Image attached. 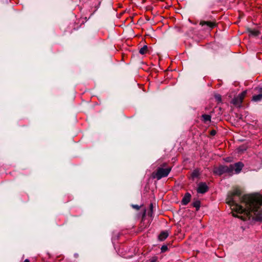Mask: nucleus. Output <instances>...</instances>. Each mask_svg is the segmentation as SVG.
<instances>
[{"instance_id": "11", "label": "nucleus", "mask_w": 262, "mask_h": 262, "mask_svg": "<svg viewBox=\"0 0 262 262\" xmlns=\"http://www.w3.org/2000/svg\"><path fill=\"white\" fill-rule=\"evenodd\" d=\"M168 235L169 234L167 231H162L158 236V239L160 241H163L168 236Z\"/></svg>"}, {"instance_id": "15", "label": "nucleus", "mask_w": 262, "mask_h": 262, "mask_svg": "<svg viewBox=\"0 0 262 262\" xmlns=\"http://www.w3.org/2000/svg\"><path fill=\"white\" fill-rule=\"evenodd\" d=\"M147 52H148V47L146 45L144 46L139 50V53L142 55L146 54L147 53Z\"/></svg>"}, {"instance_id": "13", "label": "nucleus", "mask_w": 262, "mask_h": 262, "mask_svg": "<svg viewBox=\"0 0 262 262\" xmlns=\"http://www.w3.org/2000/svg\"><path fill=\"white\" fill-rule=\"evenodd\" d=\"M202 121L205 123H206L207 122L211 121V117L209 115H207V114L202 115Z\"/></svg>"}, {"instance_id": "7", "label": "nucleus", "mask_w": 262, "mask_h": 262, "mask_svg": "<svg viewBox=\"0 0 262 262\" xmlns=\"http://www.w3.org/2000/svg\"><path fill=\"white\" fill-rule=\"evenodd\" d=\"M209 190V187L205 182H200L198 185L196 191L198 193L204 194Z\"/></svg>"}, {"instance_id": "21", "label": "nucleus", "mask_w": 262, "mask_h": 262, "mask_svg": "<svg viewBox=\"0 0 262 262\" xmlns=\"http://www.w3.org/2000/svg\"><path fill=\"white\" fill-rule=\"evenodd\" d=\"M133 207L134 208H136V209L137 210H139V208H140V207L137 205H133Z\"/></svg>"}, {"instance_id": "5", "label": "nucleus", "mask_w": 262, "mask_h": 262, "mask_svg": "<svg viewBox=\"0 0 262 262\" xmlns=\"http://www.w3.org/2000/svg\"><path fill=\"white\" fill-rule=\"evenodd\" d=\"M199 24L202 27L205 26V29L209 30H212L217 25L216 21L214 19L212 20H201Z\"/></svg>"}, {"instance_id": "23", "label": "nucleus", "mask_w": 262, "mask_h": 262, "mask_svg": "<svg viewBox=\"0 0 262 262\" xmlns=\"http://www.w3.org/2000/svg\"><path fill=\"white\" fill-rule=\"evenodd\" d=\"M156 259H152L150 262H156Z\"/></svg>"}, {"instance_id": "1", "label": "nucleus", "mask_w": 262, "mask_h": 262, "mask_svg": "<svg viewBox=\"0 0 262 262\" xmlns=\"http://www.w3.org/2000/svg\"><path fill=\"white\" fill-rule=\"evenodd\" d=\"M241 194L242 191L238 188L228 194L226 203L230 206L233 216L243 221H262V195L256 194L241 196Z\"/></svg>"}, {"instance_id": "9", "label": "nucleus", "mask_w": 262, "mask_h": 262, "mask_svg": "<svg viewBox=\"0 0 262 262\" xmlns=\"http://www.w3.org/2000/svg\"><path fill=\"white\" fill-rule=\"evenodd\" d=\"M255 90H258L259 94L253 95L251 100L254 102H258L262 99V88H256Z\"/></svg>"}, {"instance_id": "16", "label": "nucleus", "mask_w": 262, "mask_h": 262, "mask_svg": "<svg viewBox=\"0 0 262 262\" xmlns=\"http://www.w3.org/2000/svg\"><path fill=\"white\" fill-rule=\"evenodd\" d=\"M192 206H193V207H194L196 208V210H199L200 208V206H201L200 201L198 200V201H196L193 202Z\"/></svg>"}, {"instance_id": "22", "label": "nucleus", "mask_w": 262, "mask_h": 262, "mask_svg": "<svg viewBox=\"0 0 262 262\" xmlns=\"http://www.w3.org/2000/svg\"><path fill=\"white\" fill-rule=\"evenodd\" d=\"M24 262H30V261L28 259H26Z\"/></svg>"}, {"instance_id": "14", "label": "nucleus", "mask_w": 262, "mask_h": 262, "mask_svg": "<svg viewBox=\"0 0 262 262\" xmlns=\"http://www.w3.org/2000/svg\"><path fill=\"white\" fill-rule=\"evenodd\" d=\"M249 32L250 35L254 36H257L260 34V32L258 30L253 29V30H249Z\"/></svg>"}, {"instance_id": "2", "label": "nucleus", "mask_w": 262, "mask_h": 262, "mask_svg": "<svg viewBox=\"0 0 262 262\" xmlns=\"http://www.w3.org/2000/svg\"><path fill=\"white\" fill-rule=\"evenodd\" d=\"M167 165L166 163L162 164L161 167H158L157 170L152 173V177L158 180H160L162 178L166 177L171 170V167H168L164 168Z\"/></svg>"}, {"instance_id": "3", "label": "nucleus", "mask_w": 262, "mask_h": 262, "mask_svg": "<svg viewBox=\"0 0 262 262\" xmlns=\"http://www.w3.org/2000/svg\"><path fill=\"white\" fill-rule=\"evenodd\" d=\"M234 167L232 165H230L229 166L225 165H220L218 167H214L213 168V172L214 174L221 176L224 173H227L230 176L233 174Z\"/></svg>"}, {"instance_id": "12", "label": "nucleus", "mask_w": 262, "mask_h": 262, "mask_svg": "<svg viewBox=\"0 0 262 262\" xmlns=\"http://www.w3.org/2000/svg\"><path fill=\"white\" fill-rule=\"evenodd\" d=\"M200 175V170L199 168H195L193 170L191 174V178L194 180L195 178H198Z\"/></svg>"}, {"instance_id": "4", "label": "nucleus", "mask_w": 262, "mask_h": 262, "mask_svg": "<svg viewBox=\"0 0 262 262\" xmlns=\"http://www.w3.org/2000/svg\"><path fill=\"white\" fill-rule=\"evenodd\" d=\"M247 94V91H244L240 93L238 96L234 97L231 101V103L234 105L240 106L243 101L244 99Z\"/></svg>"}, {"instance_id": "20", "label": "nucleus", "mask_w": 262, "mask_h": 262, "mask_svg": "<svg viewBox=\"0 0 262 262\" xmlns=\"http://www.w3.org/2000/svg\"><path fill=\"white\" fill-rule=\"evenodd\" d=\"M216 134V132L214 129H212L210 132V134L211 136H214Z\"/></svg>"}, {"instance_id": "18", "label": "nucleus", "mask_w": 262, "mask_h": 262, "mask_svg": "<svg viewBox=\"0 0 262 262\" xmlns=\"http://www.w3.org/2000/svg\"><path fill=\"white\" fill-rule=\"evenodd\" d=\"M149 211L148 212V215L150 216H152V212H153V205L152 203H151L150 204V206H149Z\"/></svg>"}, {"instance_id": "6", "label": "nucleus", "mask_w": 262, "mask_h": 262, "mask_svg": "<svg viewBox=\"0 0 262 262\" xmlns=\"http://www.w3.org/2000/svg\"><path fill=\"white\" fill-rule=\"evenodd\" d=\"M145 211H144V212L142 215V220L139 225L138 231L139 232H141L143 231H144L150 224V222L149 220L146 221V219H145Z\"/></svg>"}, {"instance_id": "10", "label": "nucleus", "mask_w": 262, "mask_h": 262, "mask_svg": "<svg viewBox=\"0 0 262 262\" xmlns=\"http://www.w3.org/2000/svg\"><path fill=\"white\" fill-rule=\"evenodd\" d=\"M191 198V195L189 192L186 193L182 199V204L183 205H187L190 201Z\"/></svg>"}, {"instance_id": "17", "label": "nucleus", "mask_w": 262, "mask_h": 262, "mask_svg": "<svg viewBox=\"0 0 262 262\" xmlns=\"http://www.w3.org/2000/svg\"><path fill=\"white\" fill-rule=\"evenodd\" d=\"M214 98L216 100V101L218 102V103H220L222 101V96L220 94H215L214 95Z\"/></svg>"}, {"instance_id": "8", "label": "nucleus", "mask_w": 262, "mask_h": 262, "mask_svg": "<svg viewBox=\"0 0 262 262\" xmlns=\"http://www.w3.org/2000/svg\"><path fill=\"white\" fill-rule=\"evenodd\" d=\"M232 165L234 167L233 171H234L235 173L236 174L239 173L241 171L244 166V164L241 162H238Z\"/></svg>"}, {"instance_id": "19", "label": "nucleus", "mask_w": 262, "mask_h": 262, "mask_svg": "<svg viewBox=\"0 0 262 262\" xmlns=\"http://www.w3.org/2000/svg\"><path fill=\"white\" fill-rule=\"evenodd\" d=\"M168 250V247L166 245H163L162 246L161 248V250L162 252H165Z\"/></svg>"}]
</instances>
